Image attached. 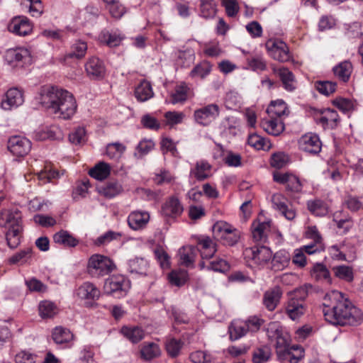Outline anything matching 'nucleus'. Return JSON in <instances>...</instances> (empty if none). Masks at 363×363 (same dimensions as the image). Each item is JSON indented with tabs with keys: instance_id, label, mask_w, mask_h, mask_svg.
<instances>
[{
	"instance_id": "nucleus-1",
	"label": "nucleus",
	"mask_w": 363,
	"mask_h": 363,
	"mask_svg": "<svg viewBox=\"0 0 363 363\" xmlns=\"http://www.w3.org/2000/svg\"><path fill=\"white\" fill-rule=\"evenodd\" d=\"M323 306L325 319L332 325L357 326L363 322L362 311L337 291L325 296Z\"/></svg>"
},
{
	"instance_id": "nucleus-2",
	"label": "nucleus",
	"mask_w": 363,
	"mask_h": 363,
	"mask_svg": "<svg viewBox=\"0 0 363 363\" xmlns=\"http://www.w3.org/2000/svg\"><path fill=\"white\" fill-rule=\"evenodd\" d=\"M35 99L56 117L62 119L72 117L77 108L74 96L68 91L56 86H42Z\"/></svg>"
},
{
	"instance_id": "nucleus-3",
	"label": "nucleus",
	"mask_w": 363,
	"mask_h": 363,
	"mask_svg": "<svg viewBox=\"0 0 363 363\" xmlns=\"http://www.w3.org/2000/svg\"><path fill=\"white\" fill-rule=\"evenodd\" d=\"M212 230L214 238L226 246L235 245L240 238V232L225 221H217L213 225Z\"/></svg>"
},
{
	"instance_id": "nucleus-4",
	"label": "nucleus",
	"mask_w": 363,
	"mask_h": 363,
	"mask_svg": "<svg viewBox=\"0 0 363 363\" xmlns=\"http://www.w3.org/2000/svg\"><path fill=\"white\" fill-rule=\"evenodd\" d=\"M115 267L113 262L108 257L94 254L88 260L87 272L93 278H99L112 272Z\"/></svg>"
},
{
	"instance_id": "nucleus-5",
	"label": "nucleus",
	"mask_w": 363,
	"mask_h": 363,
	"mask_svg": "<svg viewBox=\"0 0 363 363\" xmlns=\"http://www.w3.org/2000/svg\"><path fill=\"white\" fill-rule=\"evenodd\" d=\"M130 289L129 281L123 275H114L107 279L104 284V291L116 298L124 296Z\"/></svg>"
},
{
	"instance_id": "nucleus-6",
	"label": "nucleus",
	"mask_w": 363,
	"mask_h": 363,
	"mask_svg": "<svg viewBox=\"0 0 363 363\" xmlns=\"http://www.w3.org/2000/svg\"><path fill=\"white\" fill-rule=\"evenodd\" d=\"M4 59L9 65L13 67H23L30 64L32 60L30 51L22 47L7 50L4 55Z\"/></svg>"
},
{
	"instance_id": "nucleus-7",
	"label": "nucleus",
	"mask_w": 363,
	"mask_h": 363,
	"mask_svg": "<svg viewBox=\"0 0 363 363\" xmlns=\"http://www.w3.org/2000/svg\"><path fill=\"white\" fill-rule=\"evenodd\" d=\"M265 47L269 56L275 60L285 62L291 57L288 45L282 40L270 39L267 41Z\"/></svg>"
},
{
	"instance_id": "nucleus-8",
	"label": "nucleus",
	"mask_w": 363,
	"mask_h": 363,
	"mask_svg": "<svg viewBox=\"0 0 363 363\" xmlns=\"http://www.w3.org/2000/svg\"><path fill=\"white\" fill-rule=\"evenodd\" d=\"M75 294L79 299L84 301L86 307H91L94 302L99 298L101 291L93 283L85 281L76 289Z\"/></svg>"
},
{
	"instance_id": "nucleus-9",
	"label": "nucleus",
	"mask_w": 363,
	"mask_h": 363,
	"mask_svg": "<svg viewBox=\"0 0 363 363\" xmlns=\"http://www.w3.org/2000/svg\"><path fill=\"white\" fill-rule=\"evenodd\" d=\"M31 142L21 135H12L7 142L8 150L14 156L23 157L31 150Z\"/></svg>"
},
{
	"instance_id": "nucleus-10",
	"label": "nucleus",
	"mask_w": 363,
	"mask_h": 363,
	"mask_svg": "<svg viewBox=\"0 0 363 363\" xmlns=\"http://www.w3.org/2000/svg\"><path fill=\"white\" fill-rule=\"evenodd\" d=\"M273 180L280 184L285 185L286 191L291 193H299L302 191L303 185L296 175L289 172H273Z\"/></svg>"
},
{
	"instance_id": "nucleus-11",
	"label": "nucleus",
	"mask_w": 363,
	"mask_h": 363,
	"mask_svg": "<svg viewBox=\"0 0 363 363\" xmlns=\"http://www.w3.org/2000/svg\"><path fill=\"white\" fill-rule=\"evenodd\" d=\"M220 108L216 104H210L194 111V116L196 123L207 126L219 116Z\"/></svg>"
},
{
	"instance_id": "nucleus-12",
	"label": "nucleus",
	"mask_w": 363,
	"mask_h": 363,
	"mask_svg": "<svg viewBox=\"0 0 363 363\" xmlns=\"http://www.w3.org/2000/svg\"><path fill=\"white\" fill-rule=\"evenodd\" d=\"M22 214L18 208L4 209L0 213V226L10 228L22 227Z\"/></svg>"
},
{
	"instance_id": "nucleus-13",
	"label": "nucleus",
	"mask_w": 363,
	"mask_h": 363,
	"mask_svg": "<svg viewBox=\"0 0 363 363\" xmlns=\"http://www.w3.org/2000/svg\"><path fill=\"white\" fill-rule=\"evenodd\" d=\"M299 148L312 155L319 153L322 148V143L318 135L314 133H306L298 140Z\"/></svg>"
},
{
	"instance_id": "nucleus-14",
	"label": "nucleus",
	"mask_w": 363,
	"mask_h": 363,
	"mask_svg": "<svg viewBox=\"0 0 363 363\" xmlns=\"http://www.w3.org/2000/svg\"><path fill=\"white\" fill-rule=\"evenodd\" d=\"M273 208L280 212L287 220H291L296 217V211L291 205H289L288 199L281 194H274L272 196Z\"/></svg>"
},
{
	"instance_id": "nucleus-15",
	"label": "nucleus",
	"mask_w": 363,
	"mask_h": 363,
	"mask_svg": "<svg viewBox=\"0 0 363 363\" xmlns=\"http://www.w3.org/2000/svg\"><path fill=\"white\" fill-rule=\"evenodd\" d=\"M8 30L20 36H26L33 30V26L26 16H16L8 25Z\"/></svg>"
},
{
	"instance_id": "nucleus-16",
	"label": "nucleus",
	"mask_w": 363,
	"mask_h": 363,
	"mask_svg": "<svg viewBox=\"0 0 363 363\" xmlns=\"http://www.w3.org/2000/svg\"><path fill=\"white\" fill-rule=\"evenodd\" d=\"M23 102V92L17 88H11L5 94L1 106L4 110L9 111L22 105Z\"/></svg>"
},
{
	"instance_id": "nucleus-17",
	"label": "nucleus",
	"mask_w": 363,
	"mask_h": 363,
	"mask_svg": "<svg viewBox=\"0 0 363 363\" xmlns=\"http://www.w3.org/2000/svg\"><path fill=\"white\" fill-rule=\"evenodd\" d=\"M245 254L246 256L250 257L255 264L259 265L268 262L272 256L271 250L264 245L247 248L245 251Z\"/></svg>"
},
{
	"instance_id": "nucleus-18",
	"label": "nucleus",
	"mask_w": 363,
	"mask_h": 363,
	"mask_svg": "<svg viewBox=\"0 0 363 363\" xmlns=\"http://www.w3.org/2000/svg\"><path fill=\"white\" fill-rule=\"evenodd\" d=\"M283 290L279 286L269 289L263 294L262 303L268 311H274L280 303Z\"/></svg>"
},
{
	"instance_id": "nucleus-19",
	"label": "nucleus",
	"mask_w": 363,
	"mask_h": 363,
	"mask_svg": "<svg viewBox=\"0 0 363 363\" xmlns=\"http://www.w3.org/2000/svg\"><path fill=\"white\" fill-rule=\"evenodd\" d=\"M276 350L280 359H288L291 363H298L300 357H296L291 352L288 340L281 334L277 333Z\"/></svg>"
},
{
	"instance_id": "nucleus-20",
	"label": "nucleus",
	"mask_w": 363,
	"mask_h": 363,
	"mask_svg": "<svg viewBox=\"0 0 363 363\" xmlns=\"http://www.w3.org/2000/svg\"><path fill=\"white\" fill-rule=\"evenodd\" d=\"M87 75L92 79H100L105 76L106 67L104 62L96 57L89 58L85 64Z\"/></svg>"
},
{
	"instance_id": "nucleus-21",
	"label": "nucleus",
	"mask_w": 363,
	"mask_h": 363,
	"mask_svg": "<svg viewBox=\"0 0 363 363\" xmlns=\"http://www.w3.org/2000/svg\"><path fill=\"white\" fill-rule=\"evenodd\" d=\"M197 245L203 261L211 259L217 252L216 243L208 236L199 238Z\"/></svg>"
},
{
	"instance_id": "nucleus-22",
	"label": "nucleus",
	"mask_w": 363,
	"mask_h": 363,
	"mask_svg": "<svg viewBox=\"0 0 363 363\" xmlns=\"http://www.w3.org/2000/svg\"><path fill=\"white\" fill-rule=\"evenodd\" d=\"M183 206L175 196L169 197L162 207V214L167 218H177L183 212Z\"/></svg>"
},
{
	"instance_id": "nucleus-23",
	"label": "nucleus",
	"mask_w": 363,
	"mask_h": 363,
	"mask_svg": "<svg viewBox=\"0 0 363 363\" xmlns=\"http://www.w3.org/2000/svg\"><path fill=\"white\" fill-rule=\"evenodd\" d=\"M285 313L292 320L299 319L306 312V307L305 303H302L297 300L289 298L285 303Z\"/></svg>"
},
{
	"instance_id": "nucleus-24",
	"label": "nucleus",
	"mask_w": 363,
	"mask_h": 363,
	"mask_svg": "<svg viewBox=\"0 0 363 363\" xmlns=\"http://www.w3.org/2000/svg\"><path fill=\"white\" fill-rule=\"evenodd\" d=\"M199 266L201 269H206L209 271L220 273H225L228 272L230 268L229 262L221 257H216L212 260L202 261L199 264Z\"/></svg>"
},
{
	"instance_id": "nucleus-25",
	"label": "nucleus",
	"mask_w": 363,
	"mask_h": 363,
	"mask_svg": "<svg viewBox=\"0 0 363 363\" xmlns=\"http://www.w3.org/2000/svg\"><path fill=\"white\" fill-rule=\"evenodd\" d=\"M150 220L147 212L134 211L128 217V223L130 228L137 230L143 228Z\"/></svg>"
},
{
	"instance_id": "nucleus-26",
	"label": "nucleus",
	"mask_w": 363,
	"mask_h": 363,
	"mask_svg": "<svg viewBox=\"0 0 363 363\" xmlns=\"http://www.w3.org/2000/svg\"><path fill=\"white\" fill-rule=\"evenodd\" d=\"M260 125L267 133L274 136L280 135L284 130V124L282 121L275 117H270L269 120H262Z\"/></svg>"
},
{
	"instance_id": "nucleus-27",
	"label": "nucleus",
	"mask_w": 363,
	"mask_h": 363,
	"mask_svg": "<svg viewBox=\"0 0 363 363\" xmlns=\"http://www.w3.org/2000/svg\"><path fill=\"white\" fill-rule=\"evenodd\" d=\"M291 261V255L289 252L281 250L277 252L272 260V269L274 271H281L286 268Z\"/></svg>"
},
{
	"instance_id": "nucleus-28",
	"label": "nucleus",
	"mask_w": 363,
	"mask_h": 363,
	"mask_svg": "<svg viewBox=\"0 0 363 363\" xmlns=\"http://www.w3.org/2000/svg\"><path fill=\"white\" fill-rule=\"evenodd\" d=\"M154 92L151 84L145 80H142L135 89V96L138 101L144 102L152 98Z\"/></svg>"
},
{
	"instance_id": "nucleus-29",
	"label": "nucleus",
	"mask_w": 363,
	"mask_h": 363,
	"mask_svg": "<svg viewBox=\"0 0 363 363\" xmlns=\"http://www.w3.org/2000/svg\"><path fill=\"white\" fill-rule=\"evenodd\" d=\"M52 338L56 344L64 345L71 342L74 335L68 328L57 326L52 330Z\"/></svg>"
},
{
	"instance_id": "nucleus-30",
	"label": "nucleus",
	"mask_w": 363,
	"mask_h": 363,
	"mask_svg": "<svg viewBox=\"0 0 363 363\" xmlns=\"http://www.w3.org/2000/svg\"><path fill=\"white\" fill-rule=\"evenodd\" d=\"M53 241L56 244L66 247H74L78 245L79 241L67 230H61L53 235Z\"/></svg>"
},
{
	"instance_id": "nucleus-31",
	"label": "nucleus",
	"mask_w": 363,
	"mask_h": 363,
	"mask_svg": "<svg viewBox=\"0 0 363 363\" xmlns=\"http://www.w3.org/2000/svg\"><path fill=\"white\" fill-rule=\"evenodd\" d=\"M248 333L243 320H235L228 327L229 338L231 341L238 340Z\"/></svg>"
},
{
	"instance_id": "nucleus-32",
	"label": "nucleus",
	"mask_w": 363,
	"mask_h": 363,
	"mask_svg": "<svg viewBox=\"0 0 363 363\" xmlns=\"http://www.w3.org/2000/svg\"><path fill=\"white\" fill-rule=\"evenodd\" d=\"M353 70L352 63L348 60L340 62L333 69L335 76L343 82H347Z\"/></svg>"
},
{
	"instance_id": "nucleus-33",
	"label": "nucleus",
	"mask_w": 363,
	"mask_h": 363,
	"mask_svg": "<svg viewBox=\"0 0 363 363\" xmlns=\"http://www.w3.org/2000/svg\"><path fill=\"white\" fill-rule=\"evenodd\" d=\"M284 89L289 91H293L296 89L295 77L288 68L282 67L276 70Z\"/></svg>"
},
{
	"instance_id": "nucleus-34",
	"label": "nucleus",
	"mask_w": 363,
	"mask_h": 363,
	"mask_svg": "<svg viewBox=\"0 0 363 363\" xmlns=\"http://www.w3.org/2000/svg\"><path fill=\"white\" fill-rule=\"evenodd\" d=\"M123 191V186L118 181H109L99 189V194L108 199H112L118 196Z\"/></svg>"
},
{
	"instance_id": "nucleus-35",
	"label": "nucleus",
	"mask_w": 363,
	"mask_h": 363,
	"mask_svg": "<svg viewBox=\"0 0 363 363\" xmlns=\"http://www.w3.org/2000/svg\"><path fill=\"white\" fill-rule=\"evenodd\" d=\"M121 333L133 344L139 342L145 337V331L138 326H123Z\"/></svg>"
},
{
	"instance_id": "nucleus-36",
	"label": "nucleus",
	"mask_w": 363,
	"mask_h": 363,
	"mask_svg": "<svg viewBox=\"0 0 363 363\" xmlns=\"http://www.w3.org/2000/svg\"><path fill=\"white\" fill-rule=\"evenodd\" d=\"M267 112L269 117L279 118L283 116H287L289 111L286 104L283 100H277L270 103Z\"/></svg>"
},
{
	"instance_id": "nucleus-37",
	"label": "nucleus",
	"mask_w": 363,
	"mask_h": 363,
	"mask_svg": "<svg viewBox=\"0 0 363 363\" xmlns=\"http://www.w3.org/2000/svg\"><path fill=\"white\" fill-rule=\"evenodd\" d=\"M161 354L159 345L155 342H144L140 349V357L145 361L158 357Z\"/></svg>"
},
{
	"instance_id": "nucleus-38",
	"label": "nucleus",
	"mask_w": 363,
	"mask_h": 363,
	"mask_svg": "<svg viewBox=\"0 0 363 363\" xmlns=\"http://www.w3.org/2000/svg\"><path fill=\"white\" fill-rule=\"evenodd\" d=\"M111 166L105 162H99L93 168H91L89 174L92 178L102 181L106 179L111 174Z\"/></svg>"
},
{
	"instance_id": "nucleus-39",
	"label": "nucleus",
	"mask_w": 363,
	"mask_h": 363,
	"mask_svg": "<svg viewBox=\"0 0 363 363\" xmlns=\"http://www.w3.org/2000/svg\"><path fill=\"white\" fill-rule=\"evenodd\" d=\"M86 50V43L82 40H77L72 45L69 51L65 54V59H82L85 56Z\"/></svg>"
},
{
	"instance_id": "nucleus-40",
	"label": "nucleus",
	"mask_w": 363,
	"mask_h": 363,
	"mask_svg": "<svg viewBox=\"0 0 363 363\" xmlns=\"http://www.w3.org/2000/svg\"><path fill=\"white\" fill-rule=\"evenodd\" d=\"M269 222L253 223L252 225V235L255 241L265 242L267 232L269 230Z\"/></svg>"
},
{
	"instance_id": "nucleus-41",
	"label": "nucleus",
	"mask_w": 363,
	"mask_h": 363,
	"mask_svg": "<svg viewBox=\"0 0 363 363\" xmlns=\"http://www.w3.org/2000/svg\"><path fill=\"white\" fill-rule=\"evenodd\" d=\"M196 251V248L193 246H186L180 248L179 255L181 264L186 267L192 266L195 261Z\"/></svg>"
},
{
	"instance_id": "nucleus-42",
	"label": "nucleus",
	"mask_w": 363,
	"mask_h": 363,
	"mask_svg": "<svg viewBox=\"0 0 363 363\" xmlns=\"http://www.w3.org/2000/svg\"><path fill=\"white\" fill-rule=\"evenodd\" d=\"M106 4V9L108 11L111 17L120 19L126 12L125 6L119 2V0H102Z\"/></svg>"
},
{
	"instance_id": "nucleus-43",
	"label": "nucleus",
	"mask_w": 363,
	"mask_h": 363,
	"mask_svg": "<svg viewBox=\"0 0 363 363\" xmlns=\"http://www.w3.org/2000/svg\"><path fill=\"white\" fill-rule=\"evenodd\" d=\"M211 166L206 161L197 162L194 169L191 171L198 181H203L210 177Z\"/></svg>"
},
{
	"instance_id": "nucleus-44",
	"label": "nucleus",
	"mask_w": 363,
	"mask_h": 363,
	"mask_svg": "<svg viewBox=\"0 0 363 363\" xmlns=\"http://www.w3.org/2000/svg\"><path fill=\"white\" fill-rule=\"evenodd\" d=\"M308 210L316 216H324L328 212L327 204L320 199L309 200L307 202Z\"/></svg>"
},
{
	"instance_id": "nucleus-45",
	"label": "nucleus",
	"mask_w": 363,
	"mask_h": 363,
	"mask_svg": "<svg viewBox=\"0 0 363 363\" xmlns=\"http://www.w3.org/2000/svg\"><path fill=\"white\" fill-rule=\"evenodd\" d=\"M101 41L108 47H116L120 45L124 37L116 32L102 31L99 35Z\"/></svg>"
},
{
	"instance_id": "nucleus-46",
	"label": "nucleus",
	"mask_w": 363,
	"mask_h": 363,
	"mask_svg": "<svg viewBox=\"0 0 363 363\" xmlns=\"http://www.w3.org/2000/svg\"><path fill=\"white\" fill-rule=\"evenodd\" d=\"M148 262L144 258L136 257L128 262V269L130 273H135L141 275L147 274Z\"/></svg>"
},
{
	"instance_id": "nucleus-47",
	"label": "nucleus",
	"mask_w": 363,
	"mask_h": 363,
	"mask_svg": "<svg viewBox=\"0 0 363 363\" xmlns=\"http://www.w3.org/2000/svg\"><path fill=\"white\" fill-rule=\"evenodd\" d=\"M126 150V147L119 143H111L106 145V155L112 160H118Z\"/></svg>"
},
{
	"instance_id": "nucleus-48",
	"label": "nucleus",
	"mask_w": 363,
	"mask_h": 363,
	"mask_svg": "<svg viewBox=\"0 0 363 363\" xmlns=\"http://www.w3.org/2000/svg\"><path fill=\"white\" fill-rule=\"evenodd\" d=\"M187 91L188 88L185 84L177 86L170 95L169 102L172 104L184 102L187 99Z\"/></svg>"
},
{
	"instance_id": "nucleus-49",
	"label": "nucleus",
	"mask_w": 363,
	"mask_h": 363,
	"mask_svg": "<svg viewBox=\"0 0 363 363\" xmlns=\"http://www.w3.org/2000/svg\"><path fill=\"white\" fill-rule=\"evenodd\" d=\"M184 342L181 340L174 337L169 338L165 342V348L167 354L172 358L177 357L183 347Z\"/></svg>"
},
{
	"instance_id": "nucleus-50",
	"label": "nucleus",
	"mask_w": 363,
	"mask_h": 363,
	"mask_svg": "<svg viewBox=\"0 0 363 363\" xmlns=\"http://www.w3.org/2000/svg\"><path fill=\"white\" fill-rule=\"evenodd\" d=\"M39 314L43 318H50L57 313L56 306L48 301H41L39 304Z\"/></svg>"
},
{
	"instance_id": "nucleus-51",
	"label": "nucleus",
	"mask_w": 363,
	"mask_h": 363,
	"mask_svg": "<svg viewBox=\"0 0 363 363\" xmlns=\"http://www.w3.org/2000/svg\"><path fill=\"white\" fill-rule=\"evenodd\" d=\"M333 271L337 278L351 282L354 279L353 269L351 267L346 265H340L334 267Z\"/></svg>"
},
{
	"instance_id": "nucleus-52",
	"label": "nucleus",
	"mask_w": 363,
	"mask_h": 363,
	"mask_svg": "<svg viewBox=\"0 0 363 363\" xmlns=\"http://www.w3.org/2000/svg\"><path fill=\"white\" fill-rule=\"evenodd\" d=\"M200 10L202 17L213 18L216 13V4L214 0H201Z\"/></svg>"
},
{
	"instance_id": "nucleus-53",
	"label": "nucleus",
	"mask_w": 363,
	"mask_h": 363,
	"mask_svg": "<svg viewBox=\"0 0 363 363\" xmlns=\"http://www.w3.org/2000/svg\"><path fill=\"white\" fill-rule=\"evenodd\" d=\"M333 104L344 113H350L355 108V103L353 100L342 97L334 99Z\"/></svg>"
},
{
	"instance_id": "nucleus-54",
	"label": "nucleus",
	"mask_w": 363,
	"mask_h": 363,
	"mask_svg": "<svg viewBox=\"0 0 363 363\" xmlns=\"http://www.w3.org/2000/svg\"><path fill=\"white\" fill-rule=\"evenodd\" d=\"M271 357V350L268 346H262L256 348L252 354V362L254 363H265Z\"/></svg>"
},
{
	"instance_id": "nucleus-55",
	"label": "nucleus",
	"mask_w": 363,
	"mask_h": 363,
	"mask_svg": "<svg viewBox=\"0 0 363 363\" xmlns=\"http://www.w3.org/2000/svg\"><path fill=\"white\" fill-rule=\"evenodd\" d=\"M22 227H16V228H10L6 234V238L8 246L11 249H15L20 244V233Z\"/></svg>"
},
{
	"instance_id": "nucleus-56",
	"label": "nucleus",
	"mask_w": 363,
	"mask_h": 363,
	"mask_svg": "<svg viewBox=\"0 0 363 363\" xmlns=\"http://www.w3.org/2000/svg\"><path fill=\"white\" fill-rule=\"evenodd\" d=\"M211 71V65L206 61H203L201 63L196 65L190 72L191 77H200L203 79Z\"/></svg>"
},
{
	"instance_id": "nucleus-57",
	"label": "nucleus",
	"mask_w": 363,
	"mask_h": 363,
	"mask_svg": "<svg viewBox=\"0 0 363 363\" xmlns=\"http://www.w3.org/2000/svg\"><path fill=\"white\" fill-rule=\"evenodd\" d=\"M340 214L341 212H335L333 214V220L336 223L337 228L342 229L344 233H347L352 227V219L348 216L340 218Z\"/></svg>"
},
{
	"instance_id": "nucleus-58",
	"label": "nucleus",
	"mask_w": 363,
	"mask_h": 363,
	"mask_svg": "<svg viewBox=\"0 0 363 363\" xmlns=\"http://www.w3.org/2000/svg\"><path fill=\"white\" fill-rule=\"evenodd\" d=\"M69 140L74 145H80L86 141V130L84 127L79 126L69 135Z\"/></svg>"
},
{
	"instance_id": "nucleus-59",
	"label": "nucleus",
	"mask_w": 363,
	"mask_h": 363,
	"mask_svg": "<svg viewBox=\"0 0 363 363\" xmlns=\"http://www.w3.org/2000/svg\"><path fill=\"white\" fill-rule=\"evenodd\" d=\"M336 83L329 81H318L315 84L317 91L324 95L328 96L335 92L336 89Z\"/></svg>"
},
{
	"instance_id": "nucleus-60",
	"label": "nucleus",
	"mask_w": 363,
	"mask_h": 363,
	"mask_svg": "<svg viewBox=\"0 0 363 363\" xmlns=\"http://www.w3.org/2000/svg\"><path fill=\"white\" fill-rule=\"evenodd\" d=\"M32 250L30 248L21 250L9 259L10 264H23L28 261L31 256Z\"/></svg>"
},
{
	"instance_id": "nucleus-61",
	"label": "nucleus",
	"mask_w": 363,
	"mask_h": 363,
	"mask_svg": "<svg viewBox=\"0 0 363 363\" xmlns=\"http://www.w3.org/2000/svg\"><path fill=\"white\" fill-rule=\"evenodd\" d=\"M121 234L112 230H108L102 234L95 241V244L98 246L107 245L113 240L120 239Z\"/></svg>"
},
{
	"instance_id": "nucleus-62",
	"label": "nucleus",
	"mask_w": 363,
	"mask_h": 363,
	"mask_svg": "<svg viewBox=\"0 0 363 363\" xmlns=\"http://www.w3.org/2000/svg\"><path fill=\"white\" fill-rule=\"evenodd\" d=\"M161 149L162 153L167 154L169 152L171 155L175 157H179V152L177 149L176 144L170 138H165L161 141Z\"/></svg>"
},
{
	"instance_id": "nucleus-63",
	"label": "nucleus",
	"mask_w": 363,
	"mask_h": 363,
	"mask_svg": "<svg viewBox=\"0 0 363 363\" xmlns=\"http://www.w3.org/2000/svg\"><path fill=\"white\" fill-rule=\"evenodd\" d=\"M264 322V320L262 318L256 315L250 316L247 320H244L246 329L248 332L252 333L258 331Z\"/></svg>"
},
{
	"instance_id": "nucleus-64",
	"label": "nucleus",
	"mask_w": 363,
	"mask_h": 363,
	"mask_svg": "<svg viewBox=\"0 0 363 363\" xmlns=\"http://www.w3.org/2000/svg\"><path fill=\"white\" fill-rule=\"evenodd\" d=\"M154 254L155 258L157 259L162 268L167 269L169 267V257L162 248L159 247L155 249Z\"/></svg>"
}]
</instances>
